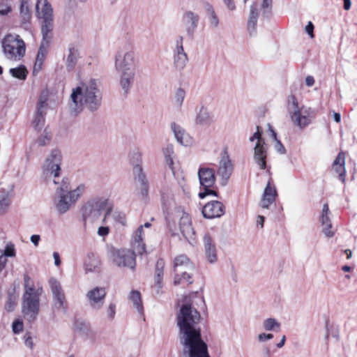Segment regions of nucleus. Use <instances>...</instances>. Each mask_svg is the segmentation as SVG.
<instances>
[{"label": "nucleus", "mask_w": 357, "mask_h": 357, "mask_svg": "<svg viewBox=\"0 0 357 357\" xmlns=\"http://www.w3.org/2000/svg\"><path fill=\"white\" fill-rule=\"evenodd\" d=\"M200 319L201 315L195 308L193 300L183 303L177 314V326L183 352L188 357H210L207 344L202 339Z\"/></svg>", "instance_id": "obj_1"}, {"label": "nucleus", "mask_w": 357, "mask_h": 357, "mask_svg": "<svg viewBox=\"0 0 357 357\" xmlns=\"http://www.w3.org/2000/svg\"><path fill=\"white\" fill-rule=\"evenodd\" d=\"M102 99L100 82L91 78L79 82L72 89L70 109L75 113L80 112L84 107L90 111H96L100 107Z\"/></svg>", "instance_id": "obj_2"}, {"label": "nucleus", "mask_w": 357, "mask_h": 357, "mask_svg": "<svg viewBox=\"0 0 357 357\" xmlns=\"http://www.w3.org/2000/svg\"><path fill=\"white\" fill-rule=\"evenodd\" d=\"M136 56L132 50H119L114 58V68L119 75V84L125 93L131 89L135 77Z\"/></svg>", "instance_id": "obj_3"}, {"label": "nucleus", "mask_w": 357, "mask_h": 357, "mask_svg": "<svg viewBox=\"0 0 357 357\" xmlns=\"http://www.w3.org/2000/svg\"><path fill=\"white\" fill-rule=\"evenodd\" d=\"M24 292L22 301V312L29 321L34 320L39 312L42 287L28 275H24Z\"/></svg>", "instance_id": "obj_4"}, {"label": "nucleus", "mask_w": 357, "mask_h": 357, "mask_svg": "<svg viewBox=\"0 0 357 357\" xmlns=\"http://www.w3.org/2000/svg\"><path fill=\"white\" fill-rule=\"evenodd\" d=\"M86 186L79 184L75 189L70 190L66 182L62 181L56 189L54 206L58 213H66L85 192Z\"/></svg>", "instance_id": "obj_5"}, {"label": "nucleus", "mask_w": 357, "mask_h": 357, "mask_svg": "<svg viewBox=\"0 0 357 357\" xmlns=\"http://www.w3.org/2000/svg\"><path fill=\"white\" fill-rule=\"evenodd\" d=\"M287 108L291 121L300 128L309 125L315 116L314 111L308 107H300L294 96L288 98Z\"/></svg>", "instance_id": "obj_6"}, {"label": "nucleus", "mask_w": 357, "mask_h": 357, "mask_svg": "<svg viewBox=\"0 0 357 357\" xmlns=\"http://www.w3.org/2000/svg\"><path fill=\"white\" fill-rule=\"evenodd\" d=\"M1 44L4 56L10 61H18L25 55V43L17 34L6 35Z\"/></svg>", "instance_id": "obj_7"}, {"label": "nucleus", "mask_w": 357, "mask_h": 357, "mask_svg": "<svg viewBox=\"0 0 357 357\" xmlns=\"http://www.w3.org/2000/svg\"><path fill=\"white\" fill-rule=\"evenodd\" d=\"M168 227L172 231H176L174 223L178 222L179 229L185 238L191 245L195 242V231L192 227L190 218L185 212L178 210L167 217Z\"/></svg>", "instance_id": "obj_8"}, {"label": "nucleus", "mask_w": 357, "mask_h": 357, "mask_svg": "<svg viewBox=\"0 0 357 357\" xmlns=\"http://www.w3.org/2000/svg\"><path fill=\"white\" fill-rule=\"evenodd\" d=\"M62 162V154L60 150L53 149L47 158L43 166V174L48 181H52L54 184H59L56 180L61 172V165Z\"/></svg>", "instance_id": "obj_9"}, {"label": "nucleus", "mask_w": 357, "mask_h": 357, "mask_svg": "<svg viewBox=\"0 0 357 357\" xmlns=\"http://www.w3.org/2000/svg\"><path fill=\"white\" fill-rule=\"evenodd\" d=\"M198 176L200 184L204 188V191L199 192V197L203 199L209 195L217 196L214 190L209 189L215 182L214 169L209 167H200L198 171Z\"/></svg>", "instance_id": "obj_10"}, {"label": "nucleus", "mask_w": 357, "mask_h": 357, "mask_svg": "<svg viewBox=\"0 0 357 357\" xmlns=\"http://www.w3.org/2000/svg\"><path fill=\"white\" fill-rule=\"evenodd\" d=\"M255 139L257 142L254 149V159L259 168L264 169L266 168V149L259 127H257V132L250 138L251 142Z\"/></svg>", "instance_id": "obj_11"}, {"label": "nucleus", "mask_w": 357, "mask_h": 357, "mask_svg": "<svg viewBox=\"0 0 357 357\" xmlns=\"http://www.w3.org/2000/svg\"><path fill=\"white\" fill-rule=\"evenodd\" d=\"M183 37L178 36L174 43L173 50V65L176 70L181 71L186 66L188 57L183 48Z\"/></svg>", "instance_id": "obj_12"}, {"label": "nucleus", "mask_w": 357, "mask_h": 357, "mask_svg": "<svg viewBox=\"0 0 357 357\" xmlns=\"http://www.w3.org/2000/svg\"><path fill=\"white\" fill-rule=\"evenodd\" d=\"M233 172V164L227 151L221 154L217 169V175L220 177L222 184L225 185Z\"/></svg>", "instance_id": "obj_13"}, {"label": "nucleus", "mask_w": 357, "mask_h": 357, "mask_svg": "<svg viewBox=\"0 0 357 357\" xmlns=\"http://www.w3.org/2000/svg\"><path fill=\"white\" fill-rule=\"evenodd\" d=\"M107 291L104 287H96L89 290L86 296L92 309L100 310L103 306Z\"/></svg>", "instance_id": "obj_14"}, {"label": "nucleus", "mask_w": 357, "mask_h": 357, "mask_svg": "<svg viewBox=\"0 0 357 357\" xmlns=\"http://www.w3.org/2000/svg\"><path fill=\"white\" fill-rule=\"evenodd\" d=\"M114 261L118 266L135 268V252L130 250H117L114 252Z\"/></svg>", "instance_id": "obj_15"}, {"label": "nucleus", "mask_w": 357, "mask_h": 357, "mask_svg": "<svg viewBox=\"0 0 357 357\" xmlns=\"http://www.w3.org/2000/svg\"><path fill=\"white\" fill-rule=\"evenodd\" d=\"M50 284L53 294L54 307L59 310H65L66 307V297L60 283L56 280L52 279Z\"/></svg>", "instance_id": "obj_16"}, {"label": "nucleus", "mask_w": 357, "mask_h": 357, "mask_svg": "<svg viewBox=\"0 0 357 357\" xmlns=\"http://www.w3.org/2000/svg\"><path fill=\"white\" fill-rule=\"evenodd\" d=\"M225 213L223 204L218 201H213L207 203L202 208V214L204 218L212 219L221 217Z\"/></svg>", "instance_id": "obj_17"}, {"label": "nucleus", "mask_w": 357, "mask_h": 357, "mask_svg": "<svg viewBox=\"0 0 357 357\" xmlns=\"http://www.w3.org/2000/svg\"><path fill=\"white\" fill-rule=\"evenodd\" d=\"M36 15L40 20L54 18L52 8L47 0H37Z\"/></svg>", "instance_id": "obj_18"}, {"label": "nucleus", "mask_w": 357, "mask_h": 357, "mask_svg": "<svg viewBox=\"0 0 357 357\" xmlns=\"http://www.w3.org/2000/svg\"><path fill=\"white\" fill-rule=\"evenodd\" d=\"M203 244L207 260L211 263L215 262L217 260V250L214 240L211 234H204Z\"/></svg>", "instance_id": "obj_19"}, {"label": "nucleus", "mask_w": 357, "mask_h": 357, "mask_svg": "<svg viewBox=\"0 0 357 357\" xmlns=\"http://www.w3.org/2000/svg\"><path fill=\"white\" fill-rule=\"evenodd\" d=\"M133 174L135 183L140 190V193L143 197L146 196L148 193L149 185L142 167L137 165L133 168Z\"/></svg>", "instance_id": "obj_20"}, {"label": "nucleus", "mask_w": 357, "mask_h": 357, "mask_svg": "<svg viewBox=\"0 0 357 357\" xmlns=\"http://www.w3.org/2000/svg\"><path fill=\"white\" fill-rule=\"evenodd\" d=\"M278 196L275 186L268 181L262 195L261 206L264 208H268L271 204L275 202Z\"/></svg>", "instance_id": "obj_21"}, {"label": "nucleus", "mask_w": 357, "mask_h": 357, "mask_svg": "<svg viewBox=\"0 0 357 357\" xmlns=\"http://www.w3.org/2000/svg\"><path fill=\"white\" fill-rule=\"evenodd\" d=\"M183 19L188 35L192 36L198 26L199 16L198 14L188 10L183 14Z\"/></svg>", "instance_id": "obj_22"}, {"label": "nucleus", "mask_w": 357, "mask_h": 357, "mask_svg": "<svg viewBox=\"0 0 357 357\" xmlns=\"http://www.w3.org/2000/svg\"><path fill=\"white\" fill-rule=\"evenodd\" d=\"M143 226H139L132 236L131 245L134 252L142 255L146 252V245L143 242Z\"/></svg>", "instance_id": "obj_23"}, {"label": "nucleus", "mask_w": 357, "mask_h": 357, "mask_svg": "<svg viewBox=\"0 0 357 357\" xmlns=\"http://www.w3.org/2000/svg\"><path fill=\"white\" fill-rule=\"evenodd\" d=\"M171 128L178 143L186 146L192 144V138L181 126L175 123H173L171 125Z\"/></svg>", "instance_id": "obj_24"}, {"label": "nucleus", "mask_w": 357, "mask_h": 357, "mask_svg": "<svg viewBox=\"0 0 357 357\" xmlns=\"http://www.w3.org/2000/svg\"><path fill=\"white\" fill-rule=\"evenodd\" d=\"M19 17L22 24H28L31 19L30 0H20Z\"/></svg>", "instance_id": "obj_25"}, {"label": "nucleus", "mask_w": 357, "mask_h": 357, "mask_svg": "<svg viewBox=\"0 0 357 357\" xmlns=\"http://www.w3.org/2000/svg\"><path fill=\"white\" fill-rule=\"evenodd\" d=\"M49 47L50 44L47 43V42H41L33 66V74L38 73L41 70L48 52Z\"/></svg>", "instance_id": "obj_26"}, {"label": "nucleus", "mask_w": 357, "mask_h": 357, "mask_svg": "<svg viewBox=\"0 0 357 357\" xmlns=\"http://www.w3.org/2000/svg\"><path fill=\"white\" fill-rule=\"evenodd\" d=\"M213 121V114L210 112L208 108L204 106H201L197 110L195 123L200 126H208Z\"/></svg>", "instance_id": "obj_27"}, {"label": "nucleus", "mask_w": 357, "mask_h": 357, "mask_svg": "<svg viewBox=\"0 0 357 357\" xmlns=\"http://www.w3.org/2000/svg\"><path fill=\"white\" fill-rule=\"evenodd\" d=\"M345 155L343 152L338 153L337 158L333 163V170L339 175L340 180L344 183L346 170H345Z\"/></svg>", "instance_id": "obj_28"}, {"label": "nucleus", "mask_w": 357, "mask_h": 357, "mask_svg": "<svg viewBox=\"0 0 357 357\" xmlns=\"http://www.w3.org/2000/svg\"><path fill=\"white\" fill-rule=\"evenodd\" d=\"M41 21V33L43 39L41 42L50 43L52 38V31L54 28V18L43 20Z\"/></svg>", "instance_id": "obj_29"}, {"label": "nucleus", "mask_w": 357, "mask_h": 357, "mask_svg": "<svg viewBox=\"0 0 357 357\" xmlns=\"http://www.w3.org/2000/svg\"><path fill=\"white\" fill-rule=\"evenodd\" d=\"M90 203H91L96 208L99 209L102 213H105L104 218L110 213L113 207L112 203L105 197L96 198L90 202Z\"/></svg>", "instance_id": "obj_30"}, {"label": "nucleus", "mask_w": 357, "mask_h": 357, "mask_svg": "<svg viewBox=\"0 0 357 357\" xmlns=\"http://www.w3.org/2000/svg\"><path fill=\"white\" fill-rule=\"evenodd\" d=\"M15 256V250L13 244L6 245L5 250L0 255V268H3L6 266H13L10 263L9 258H13Z\"/></svg>", "instance_id": "obj_31"}, {"label": "nucleus", "mask_w": 357, "mask_h": 357, "mask_svg": "<svg viewBox=\"0 0 357 357\" xmlns=\"http://www.w3.org/2000/svg\"><path fill=\"white\" fill-rule=\"evenodd\" d=\"M129 299L132 303L133 306L135 307L138 313L143 314L144 307L139 291L136 290L132 291L130 293Z\"/></svg>", "instance_id": "obj_32"}, {"label": "nucleus", "mask_w": 357, "mask_h": 357, "mask_svg": "<svg viewBox=\"0 0 357 357\" xmlns=\"http://www.w3.org/2000/svg\"><path fill=\"white\" fill-rule=\"evenodd\" d=\"M48 99L49 93L47 91H43L41 92L39 99L37 103L36 112L46 114L47 109L48 108Z\"/></svg>", "instance_id": "obj_33"}, {"label": "nucleus", "mask_w": 357, "mask_h": 357, "mask_svg": "<svg viewBox=\"0 0 357 357\" xmlns=\"http://www.w3.org/2000/svg\"><path fill=\"white\" fill-rule=\"evenodd\" d=\"M192 282V275L186 271L176 273L174 278V284L188 285Z\"/></svg>", "instance_id": "obj_34"}, {"label": "nucleus", "mask_w": 357, "mask_h": 357, "mask_svg": "<svg viewBox=\"0 0 357 357\" xmlns=\"http://www.w3.org/2000/svg\"><path fill=\"white\" fill-rule=\"evenodd\" d=\"M205 9L208 16L210 26L213 29L218 28L220 22L213 7L211 4L206 3Z\"/></svg>", "instance_id": "obj_35"}, {"label": "nucleus", "mask_w": 357, "mask_h": 357, "mask_svg": "<svg viewBox=\"0 0 357 357\" xmlns=\"http://www.w3.org/2000/svg\"><path fill=\"white\" fill-rule=\"evenodd\" d=\"M45 114L36 112L33 114L31 125L38 132H41L44 128L45 122Z\"/></svg>", "instance_id": "obj_36"}, {"label": "nucleus", "mask_w": 357, "mask_h": 357, "mask_svg": "<svg viewBox=\"0 0 357 357\" xmlns=\"http://www.w3.org/2000/svg\"><path fill=\"white\" fill-rule=\"evenodd\" d=\"M262 327L267 331L278 332L280 330L281 324L275 318H268L264 320Z\"/></svg>", "instance_id": "obj_37"}, {"label": "nucleus", "mask_w": 357, "mask_h": 357, "mask_svg": "<svg viewBox=\"0 0 357 357\" xmlns=\"http://www.w3.org/2000/svg\"><path fill=\"white\" fill-rule=\"evenodd\" d=\"M102 212L96 208L93 204L90 202L85 206L84 215L86 218H89L91 220H96L98 219L101 215Z\"/></svg>", "instance_id": "obj_38"}, {"label": "nucleus", "mask_w": 357, "mask_h": 357, "mask_svg": "<svg viewBox=\"0 0 357 357\" xmlns=\"http://www.w3.org/2000/svg\"><path fill=\"white\" fill-rule=\"evenodd\" d=\"M9 73L13 77L20 80H25L28 75V70L23 65L10 68Z\"/></svg>", "instance_id": "obj_39"}, {"label": "nucleus", "mask_w": 357, "mask_h": 357, "mask_svg": "<svg viewBox=\"0 0 357 357\" xmlns=\"http://www.w3.org/2000/svg\"><path fill=\"white\" fill-rule=\"evenodd\" d=\"M78 52L74 48L69 49V53L66 57V68L68 70H72L77 61Z\"/></svg>", "instance_id": "obj_40"}, {"label": "nucleus", "mask_w": 357, "mask_h": 357, "mask_svg": "<svg viewBox=\"0 0 357 357\" xmlns=\"http://www.w3.org/2000/svg\"><path fill=\"white\" fill-rule=\"evenodd\" d=\"M258 17V12L257 8V5H252L250 7V17L248 22V26L249 29H255Z\"/></svg>", "instance_id": "obj_41"}, {"label": "nucleus", "mask_w": 357, "mask_h": 357, "mask_svg": "<svg viewBox=\"0 0 357 357\" xmlns=\"http://www.w3.org/2000/svg\"><path fill=\"white\" fill-rule=\"evenodd\" d=\"M51 138L52 135L50 132H49L46 128H45L43 132L38 138L36 142L39 146H43L47 145L50 142Z\"/></svg>", "instance_id": "obj_42"}, {"label": "nucleus", "mask_w": 357, "mask_h": 357, "mask_svg": "<svg viewBox=\"0 0 357 357\" xmlns=\"http://www.w3.org/2000/svg\"><path fill=\"white\" fill-rule=\"evenodd\" d=\"M10 204V199L8 194L0 195V214L6 213Z\"/></svg>", "instance_id": "obj_43"}, {"label": "nucleus", "mask_w": 357, "mask_h": 357, "mask_svg": "<svg viewBox=\"0 0 357 357\" xmlns=\"http://www.w3.org/2000/svg\"><path fill=\"white\" fill-rule=\"evenodd\" d=\"M174 266H192V262L185 255H179L175 258L174 261Z\"/></svg>", "instance_id": "obj_44"}, {"label": "nucleus", "mask_w": 357, "mask_h": 357, "mask_svg": "<svg viewBox=\"0 0 357 357\" xmlns=\"http://www.w3.org/2000/svg\"><path fill=\"white\" fill-rule=\"evenodd\" d=\"M185 97V91L184 89L182 88L177 89L174 98V104L177 106H181L184 101Z\"/></svg>", "instance_id": "obj_45"}, {"label": "nucleus", "mask_w": 357, "mask_h": 357, "mask_svg": "<svg viewBox=\"0 0 357 357\" xmlns=\"http://www.w3.org/2000/svg\"><path fill=\"white\" fill-rule=\"evenodd\" d=\"M24 323L21 318L15 319L12 323V331L14 334H19L23 331Z\"/></svg>", "instance_id": "obj_46"}, {"label": "nucleus", "mask_w": 357, "mask_h": 357, "mask_svg": "<svg viewBox=\"0 0 357 357\" xmlns=\"http://www.w3.org/2000/svg\"><path fill=\"white\" fill-rule=\"evenodd\" d=\"M329 213L330 211L328 204H324L321 215V222L322 225L331 223V220L329 218Z\"/></svg>", "instance_id": "obj_47"}, {"label": "nucleus", "mask_w": 357, "mask_h": 357, "mask_svg": "<svg viewBox=\"0 0 357 357\" xmlns=\"http://www.w3.org/2000/svg\"><path fill=\"white\" fill-rule=\"evenodd\" d=\"M12 10L11 6L8 1H0V15H7Z\"/></svg>", "instance_id": "obj_48"}, {"label": "nucleus", "mask_w": 357, "mask_h": 357, "mask_svg": "<svg viewBox=\"0 0 357 357\" xmlns=\"http://www.w3.org/2000/svg\"><path fill=\"white\" fill-rule=\"evenodd\" d=\"M105 314L109 320H113L116 314V305L110 303L105 309Z\"/></svg>", "instance_id": "obj_49"}, {"label": "nucleus", "mask_w": 357, "mask_h": 357, "mask_svg": "<svg viewBox=\"0 0 357 357\" xmlns=\"http://www.w3.org/2000/svg\"><path fill=\"white\" fill-rule=\"evenodd\" d=\"M163 153L166 158V161L171 165L173 164V161L172 159V155L174 153V149L172 145H168L165 148L163 149Z\"/></svg>", "instance_id": "obj_50"}, {"label": "nucleus", "mask_w": 357, "mask_h": 357, "mask_svg": "<svg viewBox=\"0 0 357 357\" xmlns=\"http://www.w3.org/2000/svg\"><path fill=\"white\" fill-rule=\"evenodd\" d=\"M17 305V299L15 297H9L8 301H6L5 304V310L8 312H11L14 310Z\"/></svg>", "instance_id": "obj_51"}, {"label": "nucleus", "mask_w": 357, "mask_h": 357, "mask_svg": "<svg viewBox=\"0 0 357 357\" xmlns=\"http://www.w3.org/2000/svg\"><path fill=\"white\" fill-rule=\"evenodd\" d=\"M84 265L86 266H93V267H96L97 266V261H96L94 254L89 253L87 255L86 259L84 261Z\"/></svg>", "instance_id": "obj_52"}, {"label": "nucleus", "mask_w": 357, "mask_h": 357, "mask_svg": "<svg viewBox=\"0 0 357 357\" xmlns=\"http://www.w3.org/2000/svg\"><path fill=\"white\" fill-rule=\"evenodd\" d=\"M322 231L327 237H332L334 235V231L332 230L331 223L323 225Z\"/></svg>", "instance_id": "obj_53"}, {"label": "nucleus", "mask_w": 357, "mask_h": 357, "mask_svg": "<svg viewBox=\"0 0 357 357\" xmlns=\"http://www.w3.org/2000/svg\"><path fill=\"white\" fill-rule=\"evenodd\" d=\"M273 0H263L261 5L263 9V15H265L267 13H269L272 8Z\"/></svg>", "instance_id": "obj_54"}, {"label": "nucleus", "mask_w": 357, "mask_h": 357, "mask_svg": "<svg viewBox=\"0 0 357 357\" xmlns=\"http://www.w3.org/2000/svg\"><path fill=\"white\" fill-rule=\"evenodd\" d=\"M273 335L271 333H261L257 336V340L259 342H264L273 339Z\"/></svg>", "instance_id": "obj_55"}, {"label": "nucleus", "mask_w": 357, "mask_h": 357, "mask_svg": "<svg viewBox=\"0 0 357 357\" xmlns=\"http://www.w3.org/2000/svg\"><path fill=\"white\" fill-rule=\"evenodd\" d=\"M275 150L281 154L285 153L286 149H285L284 146L282 145V144L280 142V141L277 139V140H275Z\"/></svg>", "instance_id": "obj_56"}, {"label": "nucleus", "mask_w": 357, "mask_h": 357, "mask_svg": "<svg viewBox=\"0 0 357 357\" xmlns=\"http://www.w3.org/2000/svg\"><path fill=\"white\" fill-rule=\"evenodd\" d=\"M314 25L311 22H308L307 24L305 26V31L310 36L311 38L314 37Z\"/></svg>", "instance_id": "obj_57"}, {"label": "nucleus", "mask_w": 357, "mask_h": 357, "mask_svg": "<svg viewBox=\"0 0 357 357\" xmlns=\"http://www.w3.org/2000/svg\"><path fill=\"white\" fill-rule=\"evenodd\" d=\"M24 344L27 347H29L30 349H33V341L32 337L30 335H24Z\"/></svg>", "instance_id": "obj_58"}, {"label": "nucleus", "mask_w": 357, "mask_h": 357, "mask_svg": "<svg viewBox=\"0 0 357 357\" xmlns=\"http://www.w3.org/2000/svg\"><path fill=\"white\" fill-rule=\"evenodd\" d=\"M228 10L233 11L236 9V5L234 0H223Z\"/></svg>", "instance_id": "obj_59"}, {"label": "nucleus", "mask_w": 357, "mask_h": 357, "mask_svg": "<svg viewBox=\"0 0 357 357\" xmlns=\"http://www.w3.org/2000/svg\"><path fill=\"white\" fill-rule=\"evenodd\" d=\"M109 234L108 227H100L98 230V234L100 236H105Z\"/></svg>", "instance_id": "obj_60"}, {"label": "nucleus", "mask_w": 357, "mask_h": 357, "mask_svg": "<svg viewBox=\"0 0 357 357\" xmlns=\"http://www.w3.org/2000/svg\"><path fill=\"white\" fill-rule=\"evenodd\" d=\"M30 240L31 241V243L36 246L37 247L39 244V241L40 240V236L39 235H37V234H33L31 236L30 238Z\"/></svg>", "instance_id": "obj_61"}, {"label": "nucleus", "mask_w": 357, "mask_h": 357, "mask_svg": "<svg viewBox=\"0 0 357 357\" xmlns=\"http://www.w3.org/2000/svg\"><path fill=\"white\" fill-rule=\"evenodd\" d=\"M264 220H265V218H264V216L258 215L257 217V220H256V225H257V227H259L261 229L263 228Z\"/></svg>", "instance_id": "obj_62"}, {"label": "nucleus", "mask_w": 357, "mask_h": 357, "mask_svg": "<svg viewBox=\"0 0 357 357\" xmlns=\"http://www.w3.org/2000/svg\"><path fill=\"white\" fill-rule=\"evenodd\" d=\"M53 258L54 260V265L56 266H59L61 265V259L59 254L57 252H54L53 253Z\"/></svg>", "instance_id": "obj_63"}, {"label": "nucleus", "mask_w": 357, "mask_h": 357, "mask_svg": "<svg viewBox=\"0 0 357 357\" xmlns=\"http://www.w3.org/2000/svg\"><path fill=\"white\" fill-rule=\"evenodd\" d=\"M314 84V79L312 76L308 75L305 78V84L307 86H312Z\"/></svg>", "instance_id": "obj_64"}]
</instances>
